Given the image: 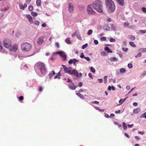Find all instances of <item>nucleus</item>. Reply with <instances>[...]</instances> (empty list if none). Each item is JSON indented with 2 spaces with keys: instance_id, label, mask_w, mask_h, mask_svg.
Listing matches in <instances>:
<instances>
[{
  "instance_id": "obj_1",
  "label": "nucleus",
  "mask_w": 146,
  "mask_h": 146,
  "mask_svg": "<svg viewBox=\"0 0 146 146\" xmlns=\"http://www.w3.org/2000/svg\"><path fill=\"white\" fill-rule=\"evenodd\" d=\"M92 6L94 9L98 12L99 13L103 12V3L100 0H97L94 2Z\"/></svg>"
},
{
  "instance_id": "obj_2",
  "label": "nucleus",
  "mask_w": 146,
  "mask_h": 146,
  "mask_svg": "<svg viewBox=\"0 0 146 146\" xmlns=\"http://www.w3.org/2000/svg\"><path fill=\"white\" fill-rule=\"evenodd\" d=\"M105 3L108 12L109 13H113L115 9L114 2L112 0H106Z\"/></svg>"
},
{
  "instance_id": "obj_3",
  "label": "nucleus",
  "mask_w": 146,
  "mask_h": 146,
  "mask_svg": "<svg viewBox=\"0 0 146 146\" xmlns=\"http://www.w3.org/2000/svg\"><path fill=\"white\" fill-rule=\"evenodd\" d=\"M22 50L23 51H29L31 48V45L27 42H25L21 44Z\"/></svg>"
},
{
  "instance_id": "obj_4",
  "label": "nucleus",
  "mask_w": 146,
  "mask_h": 146,
  "mask_svg": "<svg viewBox=\"0 0 146 146\" xmlns=\"http://www.w3.org/2000/svg\"><path fill=\"white\" fill-rule=\"evenodd\" d=\"M37 68L40 70L41 73L44 74L46 73V70L44 65L42 63H38L36 64Z\"/></svg>"
},
{
  "instance_id": "obj_5",
  "label": "nucleus",
  "mask_w": 146,
  "mask_h": 146,
  "mask_svg": "<svg viewBox=\"0 0 146 146\" xmlns=\"http://www.w3.org/2000/svg\"><path fill=\"white\" fill-rule=\"evenodd\" d=\"M3 45L5 47L8 48L11 44L12 42L9 38H6L3 40Z\"/></svg>"
},
{
  "instance_id": "obj_6",
  "label": "nucleus",
  "mask_w": 146,
  "mask_h": 146,
  "mask_svg": "<svg viewBox=\"0 0 146 146\" xmlns=\"http://www.w3.org/2000/svg\"><path fill=\"white\" fill-rule=\"evenodd\" d=\"M87 11L88 14L93 15L96 13V12L92 8L91 5H88L87 7Z\"/></svg>"
},
{
  "instance_id": "obj_7",
  "label": "nucleus",
  "mask_w": 146,
  "mask_h": 146,
  "mask_svg": "<svg viewBox=\"0 0 146 146\" xmlns=\"http://www.w3.org/2000/svg\"><path fill=\"white\" fill-rule=\"evenodd\" d=\"M74 9V6L72 3L69 2L68 3V10L70 13L72 12Z\"/></svg>"
},
{
  "instance_id": "obj_8",
  "label": "nucleus",
  "mask_w": 146,
  "mask_h": 146,
  "mask_svg": "<svg viewBox=\"0 0 146 146\" xmlns=\"http://www.w3.org/2000/svg\"><path fill=\"white\" fill-rule=\"evenodd\" d=\"M44 36H40L38 37L37 41V44L39 45H40L42 44L44 42Z\"/></svg>"
},
{
  "instance_id": "obj_9",
  "label": "nucleus",
  "mask_w": 146,
  "mask_h": 146,
  "mask_svg": "<svg viewBox=\"0 0 146 146\" xmlns=\"http://www.w3.org/2000/svg\"><path fill=\"white\" fill-rule=\"evenodd\" d=\"M68 86L70 89L72 90H75L77 87V86L75 85L72 82L68 84Z\"/></svg>"
},
{
  "instance_id": "obj_10",
  "label": "nucleus",
  "mask_w": 146,
  "mask_h": 146,
  "mask_svg": "<svg viewBox=\"0 0 146 146\" xmlns=\"http://www.w3.org/2000/svg\"><path fill=\"white\" fill-rule=\"evenodd\" d=\"M57 53L59 54L63 58L64 61L66 60V56L64 53L61 52H57Z\"/></svg>"
},
{
  "instance_id": "obj_11",
  "label": "nucleus",
  "mask_w": 146,
  "mask_h": 146,
  "mask_svg": "<svg viewBox=\"0 0 146 146\" xmlns=\"http://www.w3.org/2000/svg\"><path fill=\"white\" fill-rule=\"evenodd\" d=\"M71 74H70V75H74L76 77H78V74L77 71L75 69L73 70L72 71H71Z\"/></svg>"
},
{
  "instance_id": "obj_12",
  "label": "nucleus",
  "mask_w": 146,
  "mask_h": 146,
  "mask_svg": "<svg viewBox=\"0 0 146 146\" xmlns=\"http://www.w3.org/2000/svg\"><path fill=\"white\" fill-rule=\"evenodd\" d=\"M18 47L17 45L15 44L13 46L10 48L11 51H15L18 49Z\"/></svg>"
},
{
  "instance_id": "obj_13",
  "label": "nucleus",
  "mask_w": 146,
  "mask_h": 146,
  "mask_svg": "<svg viewBox=\"0 0 146 146\" xmlns=\"http://www.w3.org/2000/svg\"><path fill=\"white\" fill-rule=\"evenodd\" d=\"M27 5L26 3H25L24 5L22 4H19V7L20 9L23 10H24L26 8Z\"/></svg>"
},
{
  "instance_id": "obj_14",
  "label": "nucleus",
  "mask_w": 146,
  "mask_h": 146,
  "mask_svg": "<svg viewBox=\"0 0 146 146\" xmlns=\"http://www.w3.org/2000/svg\"><path fill=\"white\" fill-rule=\"evenodd\" d=\"M64 70L65 72L66 73L69 74H71V69L70 68H68L67 67H65V68H64Z\"/></svg>"
},
{
  "instance_id": "obj_15",
  "label": "nucleus",
  "mask_w": 146,
  "mask_h": 146,
  "mask_svg": "<svg viewBox=\"0 0 146 146\" xmlns=\"http://www.w3.org/2000/svg\"><path fill=\"white\" fill-rule=\"evenodd\" d=\"M26 17L28 19V20L30 23H33V21L31 16L30 15H27Z\"/></svg>"
},
{
  "instance_id": "obj_16",
  "label": "nucleus",
  "mask_w": 146,
  "mask_h": 146,
  "mask_svg": "<svg viewBox=\"0 0 146 146\" xmlns=\"http://www.w3.org/2000/svg\"><path fill=\"white\" fill-rule=\"evenodd\" d=\"M60 71L55 76L54 78L55 79L58 78V79H59L60 78Z\"/></svg>"
},
{
  "instance_id": "obj_17",
  "label": "nucleus",
  "mask_w": 146,
  "mask_h": 146,
  "mask_svg": "<svg viewBox=\"0 0 146 146\" xmlns=\"http://www.w3.org/2000/svg\"><path fill=\"white\" fill-rule=\"evenodd\" d=\"M117 1L120 5L121 6L124 5V3L123 0H117Z\"/></svg>"
},
{
  "instance_id": "obj_18",
  "label": "nucleus",
  "mask_w": 146,
  "mask_h": 146,
  "mask_svg": "<svg viewBox=\"0 0 146 146\" xmlns=\"http://www.w3.org/2000/svg\"><path fill=\"white\" fill-rule=\"evenodd\" d=\"M56 74L54 71H51L48 74V76L50 78L52 77V76Z\"/></svg>"
},
{
  "instance_id": "obj_19",
  "label": "nucleus",
  "mask_w": 146,
  "mask_h": 146,
  "mask_svg": "<svg viewBox=\"0 0 146 146\" xmlns=\"http://www.w3.org/2000/svg\"><path fill=\"white\" fill-rule=\"evenodd\" d=\"M105 50L108 53H111L112 51L108 47H106L104 48Z\"/></svg>"
},
{
  "instance_id": "obj_20",
  "label": "nucleus",
  "mask_w": 146,
  "mask_h": 146,
  "mask_svg": "<svg viewBox=\"0 0 146 146\" xmlns=\"http://www.w3.org/2000/svg\"><path fill=\"white\" fill-rule=\"evenodd\" d=\"M66 42L68 44H70L71 43V42L70 40V39L69 38H66L65 40Z\"/></svg>"
},
{
  "instance_id": "obj_21",
  "label": "nucleus",
  "mask_w": 146,
  "mask_h": 146,
  "mask_svg": "<svg viewBox=\"0 0 146 146\" xmlns=\"http://www.w3.org/2000/svg\"><path fill=\"white\" fill-rule=\"evenodd\" d=\"M76 94L79 96L81 98L84 99V96L82 94H80V93H77Z\"/></svg>"
},
{
  "instance_id": "obj_22",
  "label": "nucleus",
  "mask_w": 146,
  "mask_h": 146,
  "mask_svg": "<svg viewBox=\"0 0 146 146\" xmlns=\"http://www.w3.org/2000/svg\"><path fill=\"white\" fill-rule=\"evenodd\" d=\"M41 0H36V4L37 6H39L41 5Z\"/></svg>"
},
{
  "instance_id": "obj_23",
  "label": "nucleus",
  "mask_w": 146,
  "mask_h": 146,
  "mask_svg": "<svg viewBox=\"0 0 146 146\" xmlns=\"http://www.w3.org/2000/svg\"><path fill=\"white\" fill-rule=\"evenodd\" d=\"M31 15L34 17L36 16L38 14L35 12H31Z\"/></svg>"
},
{
  "instance_id": "obj_24",
  "label": "nucleus",
  "mask_w": 146,
  "mask_h": 146,
  "mask_svg": "<svg viewBox=\"0 0 146 146\" xmlns=\"http://www.w3.org/2000/svg\"><path fill=\"white\" fill-rule=\"evenodd\" d=\"M129 38L130 39V40H134L135 38V36H134L132 35H129Z\"/></svg>"
},
{
  "instance_id": "obj_25",
  "label": "nucleus",
  "mask_w": 146,
  "mask_h": 146,
  "mask_svg": "<svg viewBox=\"0 0 146 146\" xmlns=\"http://www.w3.org/2000/svg\"><path fill=\"white\" fill-rule=\"evenodd\" d=\"M111 27L112 30H115L116 29V27L114 25H111Z\"/></svg>"
},
{
  "instance_id": "obj_26",
  "label": "nucleus",
  "mask_w": 146,
  "mask_h": 146,
  "mask_svg": "<svg viewBox=\"0 0 146 146\" xmlns=\"http://www.w3.org/2000/svg\"><path fill=\"white\" fill-rule=\"evenodd\" d=\"M140 111V110L139 109H136L134 110L133 113H137Z\"/></svg>"
},
{
  "instance_id": "obj_27",
  "label": "nucleus",
  "mask_w": 146,
  "mask_h": 146,
  "mask_svg": "<svg viewBox=\"0 0 146 146\" xmlns=\"http://www.w3.org/2000/svg\"><path fill=\"white\" fill-rule=\"evenodd\" d=\"M129 44L131 46L133 47H135L136 46L135 44L132 42H129Z\"/></svg>"
},
{
  "instance_id": "obj_28",
  "label": "nucleus",
  "mask_w": 146,
  "mask_h": 146,
  "mask_svg": "<svg viewBox=\"0 0 146 146\" xmlns=\"http://www.w3.org/2000/svg\"><path fill=\"white\" fill-rule=\"evenodd\" d=\"M140 117L141 118L144 117L146 119V112L145 113L143 114H141L140 116Z\"/></svg>"
},
{
  "instance_id": "obj_29",
  "label": "nucleus",
  "mask_w": 146,
  "mask_h": 146,
  "mask_svg": "<svg viewBox=\"0 0 146 146\" xmlns=\"http://www.w3.org/2000/svg\"><path fill=\"white\" fill-rule=\"evenodd\" d=\"M73 63L74 64V65L76 66V62H78V60H77L75 58L73 59Z\"/></svg>"
},
{
  "instance_id": "obj_30",
  "label": "nucleus",
  "mask_w": 146,
  "mask_h": 146,
  "mask_svg": "<svg viewBox=\"0 0 146 146\" xmlns=\"http://www.w3.org/2000/svg\"><path fill=\"white\" fill-rule=\"evenodd\" d=\"M120 71L121 73H124L125 72L126 70L125 69L123 68H122L120 69Z\"/></svg>"
},
{
  "instance_id": "obj_31",
  "label": "nucleus",
  "mask_w": 146,
  "mask_h": 146,
  "mask_svg": "<svg viewBox=\"0 0 146 146\" xmlns=\"http://www.w3.org/2000/svg\"><path fill=\"white\" fill-rule=\"evenodd\" d=\"M92 32H93V31L92 30H91V29L89 30L87 34L88 35H90L92 33Z\"/></svg>"
},
{
  "instance_id": "obj_32",
  "label": "nucleus",
  "mask_w": 146,
  "mask_h": 146,
  "mask_svg": "<svg viewBox=\"0 0 146 146\" xmlns=\"http://www.w3.org/2000/svg\"><path fill=\"white\" fill-rule=\"evenodd\" d=\"M88 46V44L87 43H86L84 44L82 46V49H84L86 48Z\"/></svg>"
},
{
  "instance_id": "obj_33",
  "label": "nucleus",
  "mask_w": 146,
  "mask_h": 146,
  "mask_svg": "<svg viewBox=\"0 0 146 146\" xmlns=\"http://www.w3.org/2000/svg\"><path fill=\"white\" fill-rule=\"evenodd\" d=\"M104 29L105 30H108L110 29V28L108 26H106L104 27Z\"/></svg>"
},
{
  "instance_id": "obj_34",
  "label": "nucleus",
  "mask_w": 146,
  "mask_h": 146,
  "mask_svg": "<svg viewBox=\"0 0 146 146\" xmlns=\"http://www.w3.org/2000/svg\"><path fill=\"white\" fill-rule=\"evenodd\" d=\"M114 123L115 125H118V127H120L121 126V125H120L119 124V123L117 122V121H114Z\"/></svg>"
},
{
  "instance_id": "obj_35",
  "label": "nucleus",
  "mask_w": 146,
  "mask_h": 146,
  "mask_svg": "<svg viewBox=\"0 0 146 146\" xmlns=\"http://www.w3.org/2000/svg\"><path fill=\"white\" fill-rule=\"evenodd\" d=\"M129 23L128 22H125L123 24V26L124 27H126L129 25Z\"/></svg>"
},
{
  "instance_id": "obj_36",
  "label": "nucleus",
  "mask_w": 146,
  "mask_h": 146,
  "mask_svg": "<svg viewBox=\"0 0 146 146\" xmlns=\"http://www.w3.org/2000/svg\"><path fill=\"white\" fill-rule=\"evenodd\" d=\"M118 60V59L117 58H116L115 57H113V58H111V60L112 61H117Z\"/></svg>"
},
{
  "instance_id": "obj_37",
  "label": "nucleus",
  "mask_w": 146,
  "mask_h": 146,
  "mask_svg": "<svg viewBox=\"0 0 146 146\" xmlns=\"http://www.w3.org/2000/svg\"><path fill=\"white\" fill-rule=\"evenodd\" d=\"M28 9L29 11H32L33 9V6L31 5L29 6V7Z\"/></svg>"
},
{
  "instance_id": "obj_38",
  "label": "nucleus",
  "mask_w": 146,
  "mask_h": 146,
  "mask_svg": "<svg viewBox=\"0 0 146 146\" xmlns=\"http://www.w3.org/2000/svg\"><path fill=\"white\" fill-rule=\"evenodd\" d=\"M39 22L38 21H35L34 24L37 26H38L39 25Z\"/></svg>"
},
{
  "instance_id": "obj_39",
  "label": "nucleus",
  "mask_w": 146,
  "mask_h": 146,
  "mask_svg": "<svg viewBox=\"0 0 146 146\" xmlns=\"http://www.w3.org/2000/svg\"><path fill=\"white\" fill-rule=\"evenodd\" d=\"M90 70L92 72L94 73H95V69L92 67L90 68Z\"/></svg>"
},
{
  "instance_id": "obj_40",
  "label": "nucleus",
  "mask_w": 146,
  "mask_h": 146,
  "mask_svg": "<svg viewBox=\"0 0 146 146\" xmlns=\"http://www.w3.org/2000/svg\"><path fill=\"white\" fill-rule=\"evenodd\" d=\"M125 100V98L124 99H121L119 101V102L120 103H122L124 102Z\"/></svg>"
},
{
  "instance_id": "obj_41",
  "label": "nucleus",
  "mask_w": 146,
  "mask_h": 146,
  "mask_svg": "<svg viewBox=\"0 0 146 146\" xmlns=\"http://www.w3.org/2000/svg\"><path fill=\"white\" fill-rule=\"evenodd\" d=\"M142 55V54L141 53L139 52V53L137 54L135 56V57L136 58H138L139 57H140Z\"/></svg>"
},
{
  "instance_id": "obj_42",
  "label": "nucleus",
  "mask_w": 146,
  "mask_h": 146,
  "mask_svg": "<svg viewBox=\"0 0 146 146\" xmlns=\"http://www.w3.org/2000/svg\"><path fill=\"white\" fill-rule=\"evenodd\" d=\"M107 76H105L104 78V83H106L107 82Z\"/></svg>"
},
{
  "instance_id": "obj_43",
  "label": "nucleus",
  "mask_w": 146,
  "mask_h": 146,
  "mask_svg": "<svg viewBox=\"0 0 146 146\" xmlns=\"http://www.w3.org/2000/svg\"><path fill=\"white\" fill-rule=\"evenodd\" d=\"M123 127L124 129H127V127L125 125V122H123Z\"/></svg>"
},
{
  "instance_id": "obj_44",
  "label": "nucleus",
  "mask_w": 146,
  "mask_h": 146,
  "mask_svg": "<svg viewBox=\"0 0 146 146\" xmlns=\"http://www.w3.org/2000/svg\"><path fill=\"white\" fill-rule=\"evenodd\" d=\"M139 31L142 34H144L146 33V30H141Z\"/></svg>"
},
{
  "instance_id": "obj_45",
  "label": "nucleus",
  "mask_w": 146,
  "mask_h": 146,
  "mask_svg": "<svg viewBox=\"0 0 146 146\" xmlns=\"http://www.w3.org/2000/svg\"><path fill=\"white\" fill-rule=\"evenodd\" d=\"M127 66H128V67L129 68H131L133 67V65H132V64H130V63L128 64Z\"/></svg>"
},
{
  "instance_id": "obj_46",
  "label": "nucleus",
  "mask_w": 146,
  "mask_h": 146,
  "mask_svg": "<svg viewBox=\"0 0 146 146\" xmlns=\"http://www.w3.org/2000/svg\"><path fill=\"white\" fill-rule=\"evenodd\" d=\"M142 52H146V48H141L140 49Z\"/></svg>"
},
{
  "instance_id": "obj_47",
  "label": "nucleus",
  "mask_w": 146,
  "mask_h": 146,
  "mask_svg": "<svg viewBox=\"0 0 146 146\" xmlns=\"http://www.w3.org/2000/svg\"><path fill=\"white\" fill-rule=\"evenodd\" d=\"M100 39L101 41H105L106 40V38L104 36L102 37Z\"/></svg>"
},
{
  "instance_id": "obj_48",
  "label": "nucleus",
  "mask_w": 146,
  "mask_h": 146,
  "mask_svg": "<svg viewBox=\"0 0 146 146\" xmlns=\"http://www.w3.org/2000/svg\"><path fill=\"white\" fill-rule=\"evenodd\" d=\"M122 50L124 51L127 52L128 50V48H127L123 47Z\"/></svg>"
},
{
  "instance_id": "obj_49",
  "label": "nucleus",
  "mask_w": 146,
  "mask_h": 146,
  "mask_svg": "<svg viewBox=\"0 0 146 146\" xmlns=\"http://www.w3.org/2000/svg\"><path fill=\"white\" fill-rule=\"evenodd\" d=\"M76 35L77 36V38L80 40H81V38L80 35H76Z\"/></svg>"
},
{
  "instance_id": "obj_50",
  "label": "nucleus",
  "mask_w": 146,
  "mask_h": 146,
  "mask_svg": "<svg viewBox=\"0 0 146 146\" xmlns=\"http://www.w3.org/2000/svg\"><path fill=\"white\" fill-rule=\"evenodd\" d=\"M80 57L81 58H84L85 57L84 55V54L83 52L81 53V55L80 56Z\"/></svg>"
},
{
  "instance_id": "obj_51",
  "label": "nucleus",
  "mask_w": 146,
  "mask_h": 146,
  "mask_svg": "<svg viewBox=\"0 0 146 146\" xmlns=\"http://www.w3.org/2000/svg\"><path fill=\"white\" fill-rule=\"evenodd\" d=\"M68 63L69 64H72V63H73V60L71 59H70L68 61Z\"/></svg>"
},
{
  "instance_id": "obj_52",
  "label": "nucleus",
  "mask_w": 146,
  "mask_h": 146,
  "mask_svg": "<svg viewBox=\"0 0 146 146\" xmlns=\"http://www.w3.org/2000/svg\"><path fill=\"white\" fill-rule=\"evenodd\" d=\"M94 43L95 44L97 45L98 44V41L96 40H95L94 41Z\"/></svg>"
},
{
  "instance_id": "obj_53",
  "label": "nucleus",
  "mask_w": 146,
  "mask_h": 146,
  "mask_svg": "<svg viewBox=\"0 0 146 146\" xmlns=\"http://www.w3.org/2000/svg\"><path fill=\"white\" fill-rule=\"evenodd\" d=\"M110 42H114L115 41V39H113L112 38H111L110 40Z\"/></svg>"
},
{
  "instance_id": "obj_54",
  "label": "nucleus",
  "mask_w": 146,
  "mask_h": 146,
  "mask_svg": "<svg viewBox=\"0 0 146 146\" xmlns=\"http://www.w3.org/2000/svg\"><path fill=\"white\" fill-rule=\"evenodd\" d=\"M142 11L144 12H145V13H146V8H145V7H143L142 8Z\"/></svg>"
},
{
  "instance_id": "obj_55",
  "label": "nucleus",
  "mask_w": 146,
  "mask_h": 146,
  "mask_svg": "<svg viewBox=\"0 0 146 146\" xmlns=\"http://www.w3.org/2000/svg\"><path fill=\"white\" fill-rule=\"evenodd\" d=\"M19 100H20V101H22V100H23L24 99V98H23V96H20L19 98Z\"/></svg>"
},
{
  "instance_id": "obj_56",
  "label": "nucleus",
  "mask_w": 146,
  "mask_h": 146,
  "mask_svg": "<svg viewBox=\"0 0 146 146\" xmlns=\"http://www.w3.org/2000/svg\"><path fill=\"white\" fill-rule=\"evenodd\" d=\"M55 46L57 47V48H59V44L58 42H57L55 43Z\"/></svg>"
},
{
  "instance_id": "obj_57",
  "label": "nucleus",
  "mask_w": 146,
  "mask_h": 146,
  "mask_svg": "<svg viewBox=\"0 0 146 146\" xmlns=\"http://www.w3.org/2000/svg\"><path fill=\"white\" fill-rule=\"evenodd\" d=\"M82 86V82H80L78 84V86L80 87H81Z\"/></svg>"
},
{
  "instance_id": "obj_58",
  "label": "nucleus",
  "mask_w": 146,
  "mask_h": 146,
  "mask_svg": "<svg viewBox=\"0 0 146 146\" xmlns=\"http://www.w3.org/2000/svg\"><path fill=\"white\" fill-rule=\"evenodd\" d=\"M138 133L141 135H143L144 134V132L143 131H139L138 132Z\"/></svg>"
},
{
  "instance_id": "obj_59",
  "label": "nucleus",
  "mask_w": 146,
  "mask_h": 146,
  "mask_svg": "<svg viewBox=\"0 0 146 146\" xmlns=\"http://www.w3.org/2000/svg\"><path fill=\"white\" fill-rule=\"evenodd\" d=\"M105 116L106 117L108 118L110 117L109 115L107 113H105Z\"/></svg>"
},
{
  "instance_id": "obj_60",
  "label": "nucleus",
  "mask_w": 146,
  "mask_h": 146,
  "mask_svg": "<svg viewBox=\"0 0 146 146\" xmlns=\"http://www.w3.org/2000/svg\"><path fill=\"white\" fill-rule=\"evenodd\" d=\"M92 103H94V104H99V102H98V101H93V102H92Z\"/></svg>"
},
{
  "instance_id": "obj_61",
  "label": "nucleus",
  "mask_w": 146,
  "mask_h": 146,
  "mask_svg": "<svg viewBox=\"0 0 146 146\" xmlns=\"http://www.w3.org/2000/svg\"><path fill=\"white\" fill-rule=\"evenodd\" d=\"M46 24L45 23H43L42 25V27H46Z\"/></svg>"
},
{
  "instance_id": "obj_62",
  "label": "nucleus",
  "mask_w": 146,
  "mask_h": 146,
  "mask_svg": "<svg viewBox=\"0 0 146 146\" xmlns=\"http://www.w3.org/2000/svg\"><path fill=\"white\" fill-rule=\"evenodd\" d=\"M99 82L100 83H102L103 82V80L102 79H98Z\"/></svg>"
},
{
  "instance_id": "obj_63",
  "label": "nucleus",
  "mask_w": 146,
  "mask_h": 146,
  "mask_svg": "<svg viewBox=\"0 0 146 146\" xmlns=\"http://www.w3.org/2000/svg\"><path fill=\"white\" fill-rule=\"evenodd\" d=\"M39 90L40 92H41L42 90V88L41 86H40L39 88Z\"/></svg>"
},
{
  "instance_id": "obj_64",
  "label": "nucleus",
  "mask_w": 146,
  "mask_h": 146,
  "mask_svg": "<svg viewBox=\"0 0 146 146\" xmlns=\"http://www.w3.org/2000/svg\"><path fill=\"white\" fill-rule=\"evenodd\" d=\"M67 82H70V83L72 82V80L70 79L69 78L68 79L67 81Z\"/></svg>"
}]
</instances>
